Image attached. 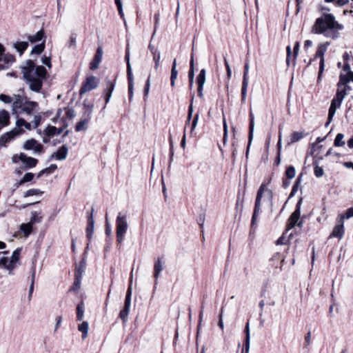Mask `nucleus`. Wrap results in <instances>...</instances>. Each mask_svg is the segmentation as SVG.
<instances>
[{
  "mask_svg": "<svg viewBox=\"0 0 353 353\" xmlns=\"http://www.w3.org/2000/svg\"><path fill=\"white\" fill-rule=\"evenodd\" d=\"M21 132L22 130H15L5 133L0 138V145H6L7 143Z\"/></svg>",
  "mask_w": 353,
  "mask_h": 353,
  "instance_id": "15",
  "label": "nucleus"
},
{
  "mask_svg": "<svg viewBox=\"0 0 353 353\" xmlns=\"http://www.w3.org/2000/svg\"><path fill=\"white\" fill-rule=\"evenodd\" d=\"M329 45H330L329 42L320 43L318 46L317 50L314 55V59L320 58L319 71V75H318L319 79H321V77L324 70V67H325L324 54H325V52L327 51V47L329 46Z\"/></svg>",
  "mask_w": 353,
  "mask_h": 353,
  "instance_id": "5",
  "label": "nucleus"
},
{
  "mask_svg": "<svg viewBox=\"0 0 353 353\" xmlns=\"http://www.w3.org/2000/svg\"><path fill=\"white\" fill-rule=\"evenodd\" d=\"M93 209L92 210V212L90 215L88 216V225L86 228V233H87V237L90 239L93 235L94 232V221L93 219Z\"/></svg>",
  "mask_w": 353,
  "mask_h": 353,
  "instance_id": "21",
  "label": "nucleus"
},
{
  "mask_svg": "<svg viewBox=\"0 0 353 353\" xmlns=\"http://www.w3.org/2000/svg\"><path fill=\"white\" fill-rule=\"evenodd\" d=\"M32 225L30 223H23L21 225V230L26 236H28L32 232Z\"/></svg>",
  "mask_w": 353,
  "mask_h": 353,
  "instance_id": "40",
  "label": "nucleus"
},
{
  "mask_svg": "<svg viewBox=\"0 0 353 353\" xmlns=\"http://www.w3.org/2000/svg\"><path fill=\"white\" fill-rule=\"evenodd\" d=\"M14 48L19 52L20 55H21L23 52L28 48V43L26 41L17 42L14 43Z\"/></svg>",
  "mask_w": 353,
  "mask_h": 353,
  "instance_id": "29",
  "label": "nucleus"
},
{
  "mask_svg": "<svg viewBox=\"0 0 353 353\" xmlns=\"http://www.w3.org/2000/svg\"><path fill=\"white\" fill-rule=\"evenodd\" d=\"M83 108L85 110L92 111L94 108V104L92 103H88L87 100H85L83 102Z\"/></svg>",
  "mask_w": 353,
  "mask_h": 353,
  "instance_id": "62",
  "label": "nucleus"
},
{
  "mask_svg": "<svg viewBox=\"0 0 353 353\" xmlns=\"http://www.w3.org/2000/svg\"><path fill=\"white\" fill-rule=\"evenodd\" d=\"M34 277H35V270H33V272L32 273L31 283H30V288H29V295H28L29 300L31 299L32 294L33 290H34Z\"/></svg>",
  "mask_w": 353,
  "mask_h": 353,
  "instance_id": "50",
  "label": "nucleus"
},
{
  "mask_svg": "<svg viewBox=\"0 0 353 353\" xmlns=\"http://www.w3.org/2000/svg\"><path fill=\"white\" fill-rule=\"evenodd\" d=\"M128 81V92H129V100L131 101L133 97V89H134V79L133 75L127 76Z\"/></svg>",
  "mask_w": 353,
  "mask_h": 353,
  "instance_id": "33",
  "label": "nucleus"
},
{
  "mask_svg": "<svg viewBox=\"0 0 353 353\" xmlns=\"http://www.w3.org/2000/svg\"><path fill=\"white\" fill-rule=\"evenodd\" d=\"M162 270H163L162 261L160 258H159L157 259V261L155 262L154 266V276L155 279H158L159 275L160 272L162 271Z\"/></svg>",
  "mask_w": 353,
  "mask_h": 353,
  "instance_id": "30",
  "label": "nucleus"
},
{
  "mask_svg": "<svg viewBox=\"0 0 353 353\" xmlns=\"http://www.w3.org/2000/svg\"><path fill=\"white\" fill-rule=\"evenodd\" d=\"M44 48H45L44 43H41L39 45H36L35 46H34L31 50V53L39 54L44 50Z\"/></svg>",
  "mask_w": 353,
  "mask_h": 353,
  "instance_id": "41",
  "label": "nucleus"
},
{
  "mask_svg": "<svg viewBox=\"0 0 353 353\" xmlns=\"http://www.w3.org/2000/svg\"><path fill=\"white\" fill-rule=\"evenodd\" d=\"M19 259V251L18 250H15L11 256L10 261H12L13 264H16V263L18 261Z\"/></svg>",
  "mask_w": 353,
  "mask_h": 353,
  "instance_id": "53",
  "label": "nucleus"
},
{
  "mask_svg": "<svg viewBox=\"0 0 353 353\" xmlns=\"http://www.w3.org/2000/svg\"><path fill=\"white\" fill-rule=\"evenodd\" d=\"M193 99H194V95L192 96L191 103H190V105H189V108H188V117H187V121H186V123H185V128H184V134L183 136V138H182V140H181V146L182 148H185V137H186V132H187V130H188V125L190 123V121L191 119V117H192V113H193V107H192V101H193Z\"/></svg>",
  "mask_w": 353,
  "mask_h": 353,
  "instance_id": "12",
  "label": "nucleus"
},
{
  "mask_svg": "<svg viewBox=\"0 0 353 353\" xmlns=\"http://www.w3.org/2000/svg\"><path fill=\"white\" fill-rule=\"evenodd\" d=\"M88 323L87 321H83L82 323H81L79 327L78 330L82 333V339H84L87 337L88 333Z\"/></svg>",
  "mask_w": 353,
  "mask_h": 353,
  "instance_id": "31",
  "label": "nucleus"
},
{
  "mask_svg": "<svg viewBox=\"0 0 353 353\" xmlns=\"http://www.w3.org/2000/svg\"><path fill=\"white\" fill-rule=\"evenodd\" d=\"M82 276L83 275H80V274H75L74 275V285H77V288H80Z\"/></svg>",
  "mask_w": 353,
  "mask_h": 353,
  "instance_id": "56",
  "label": "nucleus"
},
{
  "mask_svg": "<svg viewBox=\"0 0 353 353\" xmlns=\"http://www.w3.org/2000/svg\"><path fill=\"white\" fill-rule=\"evenodd\" d=\"M303 137V133L299 132H294L291 136V141L294 143L301 140Z\"/></svg>",
  "mask_w": 353,
  "mask_h": 353,
  "instance_id": "47",
  "label": "nucleus"
},
{
  "mask_svg": "<svg viewBox=\"0 0 353 353\" xmlns=\"http://www.w3.org/2000/svg\"><path fill=\"white\" fill-rule=\"evenodd\" d=\"M128 228L125 213L119 212L116 219V235L118 243H121Z\"/></svg>",
  "mask_w": 353,
  "mask_h": 353,
  "instance_id": "3",
  "label": "nucleus"
},
{
  "mask_svg": "<svg viewBox=\"0 0 353 353\" xmlns=\"http://www.w3.org/2000/svg\"><path fill=\"white\" fill-rule=\"evenodd\" d=\"M21 72L29 88L33 92H39L47 75L45 67L35 66L33 61L28 60L25 65L21 67Z\"/></svg>",
  "mask_w": 353,
  "mask_h": 353,
  "instance_id": "1",
  "label": "nucleus"
},
{
  "mask_svg": "<svg viewBox=\"0 0 353 353\" xmlns=\"http://www.w3.org/2000/svg\"><path fill=\"white\" fill-rule=\"evenodd\" d=\"M205 82V70L202 69L200 71V97H202V88Z\"/></svg>",
  "mask_w": 353,
  "mask_h": 353,
  "instance_id": "43",
  "label": "nucleus"
},
{
  "mask_svg": "<svg viewBox=\"0 0 353 353\" xmlns=\"http://www.w3.org/2000/svg\"><path fill=\"white\" fill-rule=\"evenodd\" d=\"M125 59L126 61L127 64V76L132 75V68L130 62V51L128 48H126Z\"/></svg>",
  "mask_w": 353,
  "mask_h": 353,
  "instance_id": "37",
  "label": "nucleus"
},
{
  "mask_svg": "<svg viewBox=\"0 0 353 353\" xmlns=\"http://www.w3.org/2000/svg\"><path fill=\"white\" fill-rule=\"evenodd\" d=\"M302 204V199H300L296 205V209L290 216L286 225V230L292 229L299 220L301 215V208Z\"/></svg>",
  "mask_w": 353,
  "mask_h": 353,
  "instance_id": "7",
  "label": "nucleus"
},
{
  "mask_svg": "<svg viewBox=\"0 0 353 353\" xmlns=\"http://www.w3.org/2000/svg\"><path fill=\"white\" fill-rule=\"evenodd\" d=\"M323 170L322 168L316 165L314 168V174L316 177H321L323 175Z\"/></svg>",
  "mask_w": 353,
  "mask_h": 353,
  "instance_id": "60",
  "label": "nucleus"
},
{
  "mask_svg": "<svg viewBox=\"0 0 353 353\" xmlns=\"http://www.w3.org/2000/svg\"><path fill=\"white\" fill-rule=\"evenodd\" d=\"M350 81H353V72L348 73V79L345 77H341L339 83H341V87L343 88L345 87V84Z\"/></svg>",
  "mask_w": 353,
  "mask_h": 353,
  "instance_id": "48",
  "label": "nucleus"
},
{
  "mask_svg": "<svg viewBox=\"0 0 353 353\" xmlns=\"http://www.w3.org/2000/svg\"><path fill=\"white\" fill-rule=\"evenodd\" d=\"M19 159L23 163L26 165L27 168H30L35 167L38 162L37 159L33 157H28L23 152L20 153Z\"/></svg>",
  "mask_w": 353,
  "mask_h": 353,
  "instance_id": "13",
  "label": "nucleus"
},
{
  "mask_svg": "<svg viewBox=\"0 0 353 353\" xmlns=\"http://www.w3.org/2000/svg\"><path fill=\"white\" fill-rule=\"evenodd\" d=\"M128 314L127 312H124L121 310L119 312V318L122 320L123 324H125L128 321Z\"/></svg>",
  "mask_w": 353,
  "mask_h": 353,
  "instance_id": "54",
  "label": "nucleus"
},
{
  "mask_svg": "<svg viewBox=\"0 0 353 353\" xmlns=\"http://www.w3.org/2000/svg\"><path fill=\"white\" fill-rule=\"evenodd\" d=\"M286 176L291 179H293L295 176L296 174V170L295 168L293 166H289L287 168V170L285 171Z\"/></svg>",
  "mask_w": 353,
  "mask_h": 353,
  "instance_id": "46",
  "label": "nucleus"
},
{
  "mask_svg": "<svg viewBox=\"0 0 353 353\" xmlns=\"http://www.w3.org/2000/svg\"><path fill=\"white\" fill-rule=\"evenodd\" d=\"M42 192L38 189H30L26 192L24 196H30L35 194H41Z\"/></svg>",
  "mask_w": 353,
  "mask_h": 353,
  "instance_id": "52",
  "label": "nucleus"
},
{
  "mask_svg": "<svg viewBox=\"0 0 353 353\" xmlns=\"http://www.w3.org/2000/svg\"><path fill=\"white\" fill-rule=\"evenodd\" d=\"M31 221L34 223H39L41 221V216H39L37 212H32Z\"/></svg>",
  "mask_w": 353,
  "mask_h": 353,
  "instance_id": "61",
  "label": "nucleus"
},
{
  "mask_svg": "<svg viewBox=\"0 0 353 353\" xmlns=\"http://www.w3.org/2000/svg\"><path fill=\"white\" fill-rule=\"evenodd\" d=\"M346 95V90L345 87H341V83H338V90L336 95L334 99L337 101V105H341L342 101H343Z\"/></svg>",
  "mask_w": 353,
  "mask_h": 353,
  "instance_id": "19",
  "label": "nucleus"
},
{
  "mask_svg": "<svg viewBox=\"0 0 353 353\" xmlns=\"http://www.w3.org/2000/svg\"><path fill=\"white\" fill-rule=\"evenodd\" d=\"M254 114L253 112L251 111L250 112V125H249V134H248V148H247V152H246V157L248 155V151L250 149V146L251 145L252 139H253V134H254Z\"/></svg>",
  "mask_w": 353,
  "mask_h": 353,
  "instance_id": "16",
  "label": "nucleus"
},
{
  "mask_svg": "<svg viewBox=\"0 0 353 353\" xmlns=\"http://www.w3.org/2000/svg\"><path fill=\"white\" fill-rule=\"evenodd\" d=\"M345 219H350L353 216V207L347 210L345 214H343Z\"/></svg>",
  "mask_w": 353,
  "mask_h": 353,
  "instance_id": "64",
  "label": "nucleus"
},
{
  "mask_svg": "<svg viewBox=\"0 0 353 353\" xmlns=\"http://www.w3.org/2000/svg\"><path fill=\"white\" fill-rule=\"evenodd\" d=\"M84 315V307L83 302L80 303L77 305V321H81Z\"/></svg>",
  "mask_w": 353,
  "mask_h": 353,
  "instance_id": "35",
  "label": "nucleus"
},
{
  "mask_svg": "<svg viewBox=\"0 0 353 353\" xmlns=\"http://www.w3.org/2000/svg\"><path fill=\"white\" fill-rule=\"evenodd\" d=\"M68 149L66 145H62L57 152H54L52 155V158H55L58 160L62 161L66 159Z\"/></svg>",
  "mask_w": 353,
  "mask_h": 353,
  "instance_id": "20",
  "label": "nucleus"
},
{
  "mask_svg": "<svg viewBox=\"0 0 353 353\" xmlns=\"http://www.w3.org/2000/svg\"><path fill=\"white\" fill-rule=\"evenodd\" d=\"M10 115L6 110L0 111V130L8 124Z\"/></svg>",
  "mask_w": 353,
  "mask_h": 353,
  "instance_id": "25",
  "label": "nucleus"
},
{
  "mask_svg": "<svg viewBox=\"0 0 353 353\" xmlns=\"http://www.w3.org/2000/svg\"><path fill=\"white\" fill-rule=\"evenodd\" d=\"M199 119V112H196L194 115V117L192 120V125H191V127H190V135H193L194 134V129L197 125V121ZM194 135H196V133H194Z\"/></svg>",
  "mask_w": 353,
  "mask_h": 353,
  "instance_id": "45",
  "label": "nucleus"
},
{
  "mask_svg": "<svg viewBox=\"0 0 353 353\" xmlns=\"http://www.w3.org/2000/svg\"><path fill=\"white\" fill-rule=\"evenodd\" d=\"M85 267L86 261L85 258H83L82 260L80 261L79 265L76 267L75 274H80V275H83V272H85Z\"/></svg>",
  "mask_w": 353,
  "mask_h": 353,
  "instance_id": "34",
  "label": "nucleus"
},
{
  "mask_svg": "<svg viewBox=\"0 0 353 353\" xmlns=\"http://www.w3.org/2000/svg\"><path fill=\"white\" fill-rule=\"evenodd\" d=\"M343 29V26L336 21L333 14H323L316 19L312 27V32L335 39L339 37V31Z\"/></svg>",
  "mask_w": 353,
  "mask_h": 353,
  "instance_id": "2",
  "label": "nucleus"
},
{
  "mask_svg": "<svg viewBox=\"0 0 353 353\" xmlns=\"http://www.w3.org/2000/svg\"><path fill=\"white\" fill-rule=\"evenodd\" d=\"M194 57L193 54L191 56L190 61V70L188 72V79H189V87L192 89L194 83Z\"/></svg>",
  "mask_w": 353,
  "mask_h": 353,
  "instance_id": "23",
  "label": "nucleus"
},
{
  "mask_svg": "<svg viewBox=\"0 0 353 353\" xmlns=\"http://www.w3.org/2000/svg\"><path fill=\"white\" fill-rule=\"evenodd\" d=\"M150 87V77L149 76L146 81L145 87H144V97H145V99L148 95Z\"/></svg>",
  "mask_w": 353,
  "mask_h": 353,
  "instance_id": "57",
  "label": "nucleus"
},
{
  "mask_svg": "<svg viewBox=\"0 0 353 353\" xmlns=\"http://www.w3.org/2000/svg\"><path fill=\"white\" fill-rule=\"evenodd\" d=\"M132 276H133V270L131 272L130 274V280L129 286L126 292L125 302H124V306L122 309L124 312H127L129 313L130 308L131 306V295H132Z\"/></svg>",
  "mask_w": 353,
  "mask_h": 353,
  "instance_id": "10",
  "label": "nucleus"
},
{
  "mask_svg": "<svg viewBox=\"0 0 353 353\" xmlns=\"http://www.w3.org/2000/svg\"><path fill=\"white\" fill-rule=\"evenodd\" d=\"M0 265L7 269L9 271V274H12V270L15 268V265L12 263V261H10L6 257H2L0 259Z\"/></svg>",
  "mask_w": 353,
  "mask_h": 353,
  "instance_id": "22",
  "label": "nucleus"
},
{
  "mask_svg": "<svg viewBox=\"0 0 353 353\" xmlns=\"http://www.w3.org/2000/svg\"><path fill=\"white\" fill-rule=\"evenodd\" d=\"M159 21H160V13L159 12H157L154 14V31H153V34H152V39L154 37V34L156 33L157 28V26L159 25Z\"/></svg>",
  "mask_w": 353,
  "mask_h": 353,
  "instance_id": "51",
  "label": "nucleus"
},
{
  "mask_svg": "<svg viewBox=\"0 0 353 353\" xmlns=\"http://www.w3.org/2000/svg\"><path fill=\"white\" fill-rule=\"evenodd\" d=\"M108 88H107V91L105 92V104H107L110 98H111V96H112V93L114 90V83L108 80Z\"/></svg>",
  "mask_w": 353,
  "mask_h": 353,
  "instance_id": "28",
  "label": "nucleus"
},
{
  "mask_svg": "<svg viewBox=\"0 0 353 353\" xmlns=\"http://www.w3.org/2000/svg\"><path fill=\"white\" fill-rule=\"evenodd\" d=\"M152 54L153 55V60L154 61V69L157 70L160 65L161 52L159 50H154Z\"/></svg>",
  "mask_w": 353,
  "mask_h": 353,
  "instance_id": "36",
  "label": "nucleus"
},
{
  "mask_svg": "<svg viewBox=\"0 0 353 353\" xmlns=\"http://www.w3.org/2000/svg\"><path fill=\"white\" fill-rule=\"evenodd\" d=\"M103 53L102 48L99 46L92 60L90 63V69L91 70H96L99 68L102 60Z\"/></svg>",
  "mask_w": 353,
  "mask_h": 353,
  "instance_id": "9",
  "label": "nucleus"
},
{
  "mask_svg": "<svg viewBox=\"0 0 353 353\" xmlns=\"http://www.w3.org/2000/svg\"><path fill=\"white\" fill-rule=\"evenodd\" d=\"M0 101L6 103H10L12 101V98L6 94H0Z\"/></svg>",
  "mask_w": 353,
  "mask_h": 353,
  "instance_id": "58",
  "label": "nucleus"
},
{
  "mask_svg": "<svg viewBox=\"0 0 353 353\" xmlns=\"http://www.w3.org/2000/svg\"><path fill=\"white\" fill-rule=\"evenodd\" d=\"M344 138V135L342 133H339L336 134L334 139V145L336 147H341L345 145V141L343 140Z\"/></svg>",
  "mask_w": 353,
  "mask_h": 353,
  "instance_id": "39",
  "label": "nucleus"
},
{
  "mask_svg": "<svg viewBox=\"0 0 353 353\" xmlns=\"http://www.w3.org/2000/svg\"><path fill=\"white\" fill-rule=\"evenodd\" d=\"M345 219V216L343 214L339 215V219L338 221V224L334 228L333 231L330 235V237H336L341 239L344 234V226H343V221Z\"/></svg>",
  "mask_w": 353,
  "mask_h": 353,
  "instance_id": "8",
  "label": "nucleus"
},
{
  "mask_svg": "<svg viewBox=\"0 0 353 353\" xmlns=\"http://www.w3.org/2000/svg\"><path fill=\"white\" fill-rule=\"evenodd\" d=\"M99 83V79L94 76H89L83 82L82 85L79 90V94L82 96L83 94L96 88Z\"/></svg>",
  "mask_w": 353,
  "mask_h": 353,
  "instance_id": "6",
  "label": "nucleus"
},
{
  "mask_svg": "<svg viewBox=\"0 0 353 353\" xmlns=\"http://www.w3.org/2000/svg\"><path fill=\"white\" fill-rule=\"evenodd\" d=\"M341 105H337V101L333 98L332 100L330 107L328 112L327 121L326 122V126H327L332 121L333 117L336 113V110L339 108Z\"/></svg>",
  "mask_w": 353,
  "mask_h": 353,
  "instance_id": "18",
  "label": "nucleus"
},
{
  "mask_svg": "<svg viewBox=\"0 0 353 353\" xmlns=\"http://www.w3.org/2000/svg\"><path fill=\"white\" fill-rule=\"evenodd\" d=\"M178 72L176 70V61L174 59L172 63V67L171 70V76H170V85L172 87L174 86L175 80L177 78Z\"/></svg>",
  "mask_w": 353,
  "mask_h": 353,
  "instance_id": "27",
  "label": "nucleus"
},
{
  "mask_svg": "<svg viewBox=\"0 0 353 353\" xmlns=\"http://www.w3.org/2000/svg\"><path fill=\"white\" fill-rule=\"evenodd\" d=\"M45 37L43 30H41L38 31L34 35H29L28 36V39L31 43H34L37 41H41Z\"/></svg>",
  "mask_w": 353,
  "mask_h": 353,
  "instance_id": "26",
  "label": "nucleus"
},
{
  "mask_svg": "<svg viewBox=\"0 0 353 353\" xmlns=\"http://www.w3.org/2000/svg\"><path fill=\"white\" fill-rule=\"evenodd\" d=\"M23 148L26 150H34L35 152L39 153L42 151L43 145L35 139H31L24 143Z\"/></svg>",
  "mask_w": 353,
  "mask_h": 353,
  "instance_id": "11",
  "label": "nucleus"
},
{
  "mask_svg": "<svg viewBox=\"0 0 353 353\" xmlns=\"http://www.w3.org/2000/svg\"><path fill=\"white\" fill-rule=\"evenodd\" d=\"M34 178V174L31 172H28L25 174L23 179L20 181L19 184H22L23 183L31 181Z\"/></svg>",
  "mask_w": 353,
  "mask_h": 353,
  "instance_id": "49",
  "label": "nucleus"
},
{
  "mask_svg": "<svg viewBox=\"0 0 353 353\" xmlns=\"http://www.w3.org/2000/svg\"><path fill=\"white\" fill-rule=\"evenodd\" d=\"M38 106V103L35 101H26L22 110L19 111V114L25 112L28 115H31L33 110Z\"/></svg>",
  "mask_w": 353,
  "mask_h": 353,
  "instance_id": "17",
  "label": "nucleus"
},
{
  "mask_svg": "<svg viewBox=\"0 0 353 353\" xmlns=\"http://www.w3.org/2000/svg\"><path fill=\"white\" fill-rule=\"evenodd\" d=\"M248 86V82L243 81L241 88V100L242 102H245L247 96V88Z\"/></svg>",
  "mask_w": 353,
  "mask_h": 353,
  "instance_id": "44",
  "label": "nucleus"
},
{
  "mask_svg": "<svg viewBox=\"0 0 353 353\" xmlns=\"http://www.w3.org/2000/svg\"><path fill=\"white\" fill-rule=\"evenodd\" d=\"M3 63L9 67L10 65H11L14 61L15 58L12 54H4L3 57L2 56V60Z\"/></svg>",
  "mask_w": 353,
  "mask_h": 353,
  "instance_id": "38",
  "label": "nucleus"
},
{
  "mask_svg": "<svg viewBox=\"0 0 353 353\" xmlns=\"http://www.w3.org/2000/svg\"><path fill=\"white\" fill-rule=\"evenodd\" d=\"M26 101H27L26 99L22 98L19 95L14 96V100L12 103V110L15 114L19 113V111L22 110Z\"/></svg>",
  "mask_w": 353,
  "mask_h": 353,
  "instance_id": "14",
  "label": "nucleus"
},
{
  "mask_svg": "<svg viewBox=\"0 0 353 353\" xmlns=\"http://www.w3.org/2000/svg\"><path fill=\"white\" fill-rule=\"evenodd\" d=\"M265 192H267V196L271 201L272 199V190L266 188V185L264 183H262L258 190L256 201H255V206L252 218V224L253 225L256 219V216L259 214L260 210H261V201L263 196V194Z\"/></svg>",
  "mask_w": 353,
  "mask_h": 353,
  "instance_id": "4",
  "label": "nucleus"
},
{
  "mask_svg": "<svg viewBox=\"0 0 353 353\" xmlns=\"http://www.w3.org/2000/svg\"><path fill=\"white\" fill-rule=\"evenodd\" d=\"M16 125L18 128H21L24 126L27 130L31 129V124L27 121H26L23 119H18L16 122Z\"/></svg>",
  "mask_w": 353,
  "mask_h": 353,
  "instance_id": "42",
  "label": "nucleus"
},
{
  "mask_svg": "<svg viewBox=\"0 0 353 353\" xmlns=\"http://www.w3.org/2000/svg\"><path fill=\"white\" fill-rule=\"evenodd\" d=\"M57 168V165L51 164L48 168L44 169V172H46V174H50L53 172Z\"/></svg>",
  "mask_w": 353,
  "mask_h": 353,
  "instance_id": "63",
  "label": "nucleus"
},
{
  "mask_svg": "<svg viewBox=\"0 0 353 353\" xmlns=\"http://www.w3.org/2000/svg\"><path fill=\"white\" fill-rule=\"evenodd\" d=\"M82 276L83 275H80V274H75L74 275V285H77V288H80Z\"/></svg>",
  "mask_w": 353,
  "mask_h": 353,
  "instance_id": "55",
  "label": "nucleus"
},
{
  "mask_svg": "<svg viewBox=\"0 0 353 353\" xmlns=\"http://www.w3.org/2000/svg\"><path fill=\"white\" fill-rule=\"evenodd\" d=\"M88 122V119H81V121L77 123L75 130L77 132H80L81 130H86Z\"/></svg>",
  "mask_w": 353,
  "mask_h": 353,
  "instance_id": "32",
  "label": "nucleus"
},
{
  "mask_svg": "<svg viewBox=\"0 0 353 353\" xmlns=\"http://www.w3.org/2000/svg\"><path fill=\"white\" fill-rule=\"evenodd\" d=\"M63 131V128H57L52 125H48L45 130V133L47 136L51 137L55 134H61Z\"/></svg>",
  "mask_w": 353,
  "mask_h": 353,
  "instance_id": "24",
  "label": "nucleus"
},
{
  "mask_svg": "<svg viewBox=\"0 0 353 353\" xmlns=\"http://www.w3.org/2000/svg\"><path fill=\"white\" fill-rule=\"evenodd\" d=\"M249 63H246L245 66H244V72H243V81H245V82H248V72H249Z\"/></svg>",
  "mask_w": 353,
  "mask_h": 353,
  "instance_id": "59",
  "label": "nucleus"
}]
</instances>
